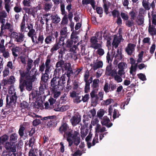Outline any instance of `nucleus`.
<instances>
[{
	"mask_svg": "<svg viewBox=\"0 0 156 156\" xmlns=\"http://www.w3.org/2000/svg\"><path fill=\"white\" fill-rule=\"evenodd\" d=\"M8 136L6 134L1 136L0 137V144L4 145L5 143L7 142V141L8 140Z\"/></svg>",
	"mask_w": 156,
	"mask_h": 156,
	"instance_id": "obj_19",
	"label": "nucleus"
},
{
	"mask_svg": "<svg viewBox=\"0 0 156 156\" xmlns=\"http://www.w3.org/2000/svg\"><path fill=\"white\" fill-rule=\"evenodd\" d=\"M126 21L125 22L126 25L128 27H131L134 24V22L132 20H126Z\"/></svg>",
	"mask_w": 156,
	"mask_h": 156,
	"instance_id": "obj_49",
	"label": "nucleus"
},
{
	"mask_svg": "<svg viewBox=\"0 0 156 156\" xmlns=\"http://www.w3.org/2000/svg\"><path fill=\"white\" fill-rule=\"evenodd\" d=\"M48 101L50 103V106L52 108V109H54V110L56 111H58L56 108H54L55 107L54 105L56 101V100L52 97H50Z\"/></svg>",
	"mask_w": 156,
	"mask_h": 156,
	"instance_id": "obj_26",
	"label": "nucleus"
},
{
	"mask_svg": "<svg viewBox=\"0 0 156 156\" xmlns=\"http://www.w3.org/2000/svg\"><path fill=\"white\" fill-rule=\"evenodd\" d=\"M25 130V128L24 125H20L18 130V133L20 138H23L24 135V131Z\"/></svg>",
	"mask_w": 156,
	"mask_h": 156,
	"instance_id": "obj_24",
	"label": "nucleus"
},
{
	"mask_svg": "<svg viewBox=\"0 0 156 156\" xmlns=\"http://www.w3.org/2000/svg\"><path fill=\"white\" fill-rule=\"evenodd\" d=\"M71 64L70 63L66 62L61 69L62 72L63 73V71H66L71 69L72 68L71 67Z\"/></svg>",
	"mask_w": 156,
	"mask_h": 156,
	"instance_id": "obj_27",
	"label": "nucleus"
},
{
	"mask_svg": "<svg viewBox=\"0 0 156 156\" xmlns=\"http://www.w3.org/2000/svg\"><path fill=\"white\" fill-rule=\"evenodd\" d=\"M19 47H18L16 46L13 47L11 49L12 54L14 57H17L18 56V55L16 53L19 52Z\"/></svg>",
	"mask_w": 156,
	"mask_h": 156,
	"instance_id": "obj_30",
	"label": "nucleus"
},
{
	"mask_svg": "<svg viewBox=\"0 0 156 156\" xmlns=\"http://www.w3.org/2000/svg\"><path fill=\"white\" fill-rule=\"evenodd\" d=\"M50 16L51 18L52 23L57 24L59 23L61 20L60 17L57 14H55L54 15H51Z\"/></svg>",
	"mask_w": 156,
	"mask_h": 156,
	"instance_id": "obj_15",
	"label": "nucleus"
},
{
	"mask_svg": "<svg viewBox=\"0 0 156 156\" xmlns=\"http://www.w3.org/2000/svg\"><path fill=\"white\" fill-rule=\"evenodd\" d=\"M81 121V116L79 113L75 114L70 119L72 125L75 126L78 124Z\"/></svg>",
	"mask_w": 156,
	"mask_h": 156,
	"instance_id": "obj_8",
	"label": "nucleus"
},
{
	"mask_svg": "<svg viewBox=\"0 0 156 156\" xmlns=\"http://www.w3.org/2000/svg\"><path fill=\"white\" fill-rule=\"evenodd\" d=\"M120 42V39L115 35H114V39L112 43L113 46H114L115 48H117Z\"/></svg>",
	"mask_w": 156,
	"mask_h": 156,
	"instance_id": "obj_18",
	"label": "nucleus"
},
{
	"mask_svg": "<svg viewBox=\"0 0 156 156\" xmlns=\"http://www.w3.org/2000/svg\"><path fill=\"white\" fill-rule=\"evenodd\" d=\"M7 16V13L5 11H2L0 12V23L2 24H5V20L4 19Z\"/></svg>",
	"mask_w": 156,
	"mask_h": 156,
	"instance_id": "obj_16",
	"label": "nucleus"
},
{
	"mask_svg": "<svg viewBox=\"0 0 156 156\" xmlns=\"http://www.w3.org/2000/svg\"><path fill=\"white\" fill-rule=\"evenodd\" d=\"M65 5L63 3H61L60 4V10L62 15L66 14L67 13L65 10Z\"/></svg>",
	"mask_w": 156,
	"mask_h": 156,
	"instance_id": "obj_43",
	"label": "nucleus"
},
{
	"mask_svg": "<svg viewBox=\"0 0 156 156\" xmlns=\"http://www.w3.org/2000/svg\"><path fill=\"white\" fill-rule=\"evenodd\" d=\"M151 16L152 17V23L154 26L156 25V14H154V12H151Z\"/></svg>",
	"mask_w": 156,
	"mask_h": 156,
	"instance_id": "obj_53",
	"label": "nucleus"
},
{
	"mask_svg": "<svg viewBox=\"0 0 156 156\" xmlns=\"http://www.w3.org/2000/svg\"><path fill=\"white\" fill-rule=\"evenodd\" d=\"M96 10L98 14H102L103 13V9L101 7H97L96 8Z\"/></svg>",
	"mask_w": 156,
	"mask_h": 156,
	"instance_id": "obj_64",
	"label": "nucleus"
},
{
	"mask_svg": "<svg viewBox=\"0 0 156 156\" xmlns=\"http://www.w3.org/2000/svg\"><path fill=\"white\" fill-rule=\"evenodd\" d=\"M18 138L17 134L16 133L11 134L10 136V141L12 144H15L17 142Z\"/></svg>",
	"mask_w": 156,
	"mask_h": 156,
	"instance_id": "obj_17",
	"label": "nucleus"
},
{
	"mask_svg": "<svg viewBox=\"0 0 156 156\" xmlns=\"http://www.w3.org/2000/svg\"><path fill=\"white\" fill-rule=\"evenodd\" d=\"M122 76H121L117 75V73L114 76V79L118 83L121 82L122 81Z\"/></svg>",
	"mask_w": 156,
	"mask_h": 156,
	"instance_id": "obj_52",
	"label": "nucleus"
},
{
	"mask_svg": "<svg viewBox=\"0 0 156 156\" xmlns=\"http://www.w3.org/2000/svg\"><path fill=\"white\" fill-rule=\"evenodd\" d=\"M142 5L144 8L146 10H149L150 9V3L146 0H142Z\"/></svg>",
	"mask_w": 156,
	"mask_h": 156,
	"instance_id": "obj_25",
	"label": "nucleus"
},
{
	"mask_svg": "<svg viewBox=\"0 0 156 156\" xmlns=\"http://www.w3.org/2000/svg\"><path fill=\"white\" fill-rule=\"evenodd\" d=\"M64 16L63 17L61 24L62 25H65L68 23V16L66 14L64 15Z\"/></svg>",
	"mask_w": 156,
	"mask_h": 156,
	"instance_id": "obj_37",
	"label": "nucleus"
},
{
	"mask_svg": "<svg viewBox=\"0 0 156 156\" xmlns=\"http://www.w3.org/2000/svg\"><path fill=\"white\" fill-rule=\"evenodd\" d=\"M10 142H7L3 145L6 150H9L12 152H15L16 151V147L12 144Z\"/></svg>",
	"mask_w": 156,
	"mask_h": 156,
	"instance_id": "obj_11",
	"label": "nucleus"
},
{
	"mask_svg": "<svg viewBox=\"0 0 156 156\" xmlns=\"http://www.w3.org/2000/svg\"><path fill=\"white\" fill-rule=\"evenodd\" d=\"M7 79L8 81L9 84V85L12 84L14 83L15 82V78L13 76H10L9 79Z\"/></svg>",
	"mask_w": 156,
	"mask_h": 156,
	"instance_id": "obj_55",
	"label": "nucleus"
},
{
	"mask_svg": "<svg viewBox=\"0 0 156 156\" xmlns=\"http://www.w3.org/2000/svg\"><path fill=\"white\" fill-rule=\"evenodd\" d=\"M21 105L22 108L23 109L27 108L29 105L28 103L25 101H23Z\"/></svg>",
	"mask_w": 156,
	"mask_h": 156,
	"instance_id": "obj_61",
	"label": "nucleus"
},
{
	"mask_svg": "<svg viewBox=\"0 0 156 156\" xmlns=\"http://www.w3.org/2000/svg\"><path fill=\"white\" fill-rule=\"evenodd\" d=\"M67 28L66 27L63 28L60 32V37L66 38L67 36Z\"/></svg>",
	"mask_w": 156,
	"mask_h": 156,
	"instance_id": "obj_28",
	"label": "nucleus"
},
{
	"mask_svg": "<svg viewBox=\"0 0 156 156\" xmlns=\"http://www.w3.org/2000/svg\"><path fill=\"white\" fill-rule=\"evenodd\" d=\"M98 134L96 133L95 134L93 140L92 146H94L96 143H98Z\"/></svg>",
	"mask_w": 156,
	"mask_h": 156,
	"instance_id": "obj_47",
	"label": "nucleus"
},
{
	"mask_svg": "<svg viewBox=\"0 0 156 156\" xmlns=\"http://www.w3.org/2000/svg\"><path fill=\"white\" fill-rule=\"evenodd\" d=\"M60 46L57 43V41H56V44L54 45L53 47L51 49V51L53 53L54 51H57L59 48L60 47Z\"/></svg>",
	"mask_w": 156,
	"mask_h": 156,
	"instance_id": "obj_41",
	"label": "nucleus"
},
{
	"mask_svg": "<svg viewBox=\"0 0 156 156\" xmlns=\"http://www.w3.org/2000/svg\"><path fill=\"white\" fill-rule=\"evenodd\" d=\"M117 73V72L116 70L115 69H112L110 72L106 74L107 76H111L112 77H114V76Z\"/></svg>",
	"mask_w": 156,
	"mask_h": 156,
	"instance_id": "obj_34",
	"label": "nucleus"
},
{
	"mask_svg": "<svg viewBox=\"0 0 156 156\" xmlns=\"http://www.w3.org/2000/svg\"><path fill=\"white\" fill-rule=\"evenodd\" d=\"M112 13L114 18H116L120 16V12L119 11L115 9L112 11Z\"/></svg>",
	"mask_w": 156,
	"mask_h": 156,
	"instance_id": "obj_45",
	"label": "nucleus"
},
{
	"mask_svg": "<svg viewBox=\"0 0 156 156\" xmlns=\"http://www.w3.org/2000/svg\"><path fill=\"white\" fill-rule=\"evenodd\" d=\"M31 68V66H27L26 70H19L20 78L19 88L21 92L23 91L25 88L28 91L32 90L33 82L37 79L36 76L40 74L35 67H33L30 71Z\"/></svg>",
	"mask_w": 156,
	"mask_h": 156,
	"instance_id": "obj_1",
	"label": "nucleus"
},
{
	"mask_svg": "<svg viewBox=\"0 0 156 156\" xmlns=\"http://www.w3.org/2000/svg\"><path fill=\"white\" fill-rule=\"evenodd\" d=\"M52 6L51 2H45L43 5V9L45 12H48L51 10Z\"/></svg>",
	"mask_w": 156,
	"mask_h": 156,
	"instance_id": "obj_20",
	"label": "nucleus"
},
{
	"mask_svg": "<svg viewBox=\"0 0 156 156\" xmlns=\"http://www.w3.org/2000/svg\"><path fill=\"white\" fill-rule=\"evenodd\" d=\"M136 45L131 43L128 44L125 49V51L127 55H130L133 53L135 50Z\"/></svg>",
	"mask_w": 156,
	"mask_h": 156,
	"instance_id": "obj_10",
	"label": "nucleus"
},
{
	"mask_svg": "<svg viewBox=\"0 0 156 156\" xmlns=\"http://www.w3.org/2000/svg\"><path fill=\"white\" fill-rule=\"evenodd\" d=\"M92 67L93 69L95 71L98 69L101 68L103 66V62L101 61H99L97 59L96 61H94Z\"/></svg>",
	"mask_w": 156,
	"mask_h": 156,
	"instance_id": "obj_13",
	"label": "nucleus"
},
{
	"mask_svg": "<svg viewBox=\"0 0 156 156\" xmlns=\"http://www.w3.org/2000/svg\"><path fill=\"white\" fill-rule=\"evenodd\" d=\"M35 139L34 137L33 136L30 138L28 145L29 147H32L34 143Z\"/></svg>",
	"mask_w": 156,
	"mask_h": 156,
	"instance_id": "obj_57",
	"label": "nucleus"
},
{
	"mask_svg": "<svg viewBox=\"0 0 156 156\" xmlns=\"http://www.w3.org/2000/svg\"><path fill=\"white\" fill-rule=\"evenodd\" d=\"M90 98V96L89 94H86L84 96H82V101L83 102H87Z\"/></svg>",
	"mask_w": 156,
	"mask_h": 156,
	"instance_id": "obj_58",
	"label": "nucleus"
},
{
	"mask_svg": "<svg viewBox=\"0 0 156 156\" xmlns=\"http://www.w3.org/2000/svg\"><path fill=\"white\" fill-rule=\"evenodd\" d=\"M66 38H64L62 37H60L59 38L58 41L57 43L59 44L60 46H63L65 44L64 40Z\"/></svg>",
	"mask_w": 156,
	"mask_h": 156,
	"instance_id": "obj_48",
	"label": "nucleus"
},
{
	"mask_svg": "<svg viewBox=\"0 0 156 156\" xmlns=\"http://www.w3.org/2000/svg\"><path fill=\"white\" fill-rule=\"evenodd\" d=\"M4 27L5 29L9 30V31L11 33L13 32H14L13 26L12 25H11L10 23H9L6 22L5 24H4Z\"/></svg>",
	"mask_w": 156,
	"mask_h": 156,
	"instance_id": "obj_23",
	"label": "nucleus"
},
{
	"mask_svg": "<svg viewBox=\"0 0 156 156\" xmlns=\"http://www.w3.org/2000/svg\"><path fill=\"white\" fill-rule=\"evenodd\" d=\"M44 40V35L43 34H40L38 37L37 44H42Z\"/></svg>",
	"mask_w": 156,
	"mask_h": 156,
	"instance_id": "obj_38",
	"label": "nucleus"
},
{
	"mask_svg": "<svg viewBox=\"0 0 156 156\" xmlns=\"http://www.w3.org/2000/svg\"><path fill=\"white\" fill-rule=\"evenodd\" d=\"M55 40V38L52 37L51 35L47 36L45 39L44 41L47 44H50Z\"/></svg>",
	"mask_w": 156,
	"mask_h": 156,
	"instance_id": "obj_21",
	"label": "nucleus"
},
{
	"mask_svg": "<svg viewBox=\"0 0 156 156\" xmlns=\"http://www.w3.org/2000/svg\"><path fill=\"white\" fill-rule=\"evenodd\" d=\"M65 63V61L61 59L59 61H58L56 63L55 65V67L56 68H58V67H61V69L63 67Z\"/></svg>",
	"mask_w": 156,
	"mask_h": 156,
	"instance_id": "obj_32",
	"label": "nucleus"
},
{
	"mask_svg": "<svg viewBox=\"0 0 156 156\" xmlns=\"http://www.w3.org/2000/svg\"><path fill=\"white\" fill-rule=\"evenodd\" d=\"M57 72L55 70L53 75V77L51 79L50 82V87L49 88L51 91H55L58 90V88L60 86L59 81L58 80V76H57Z\"/></svg>",
	"mask_w": 156,
	"mask_h": 156,
	"instance_id": "obj_3",
	"label": "nucleus"
},
{
	"mask_svg": "<svg viewBox=\"0 0 156 156\" xmlns=\"http://www.w3.org/2000/svg\"><path fill=\"white\" fill-rule=\"evenodd\" d=\"M36 34L35 30L34 29H32L29 30L27 33V36L31 38L34 35Z\"/></svg>",
	"mask_w": 156,
	"mask_h": 156,
	"instance_id": "obj_42",
	"label": "nucleus"
},
{
	"mask_svg": "<svg viewBox=\"0 0 156 156\" xmlns=\"http://www.w3.org/2000/svg\"><path fill=\"white\" fill-rule=\"evenodd\" d=\"M9 95L7 94L6 96V104L5 109H7L12 107L14 105L16 101L17 96L16 95V92L11 96L9 98L10 101H9Z\"/></svg>",
	"mask_w": 156,
	"mask_h": 156,
	"instance_id": "obj_4",
	"label": "nucleus"
},
{
	"mask_svg": "<svg viewBox=\"0 0 156 156\" xmlns=\"http://www.w3.org/2000/svg\"><path fill=\"white\" fill-rule=\"evenodd\" d=\"M96 37H91L90 42L91 44V47L95 49H97L101 47V45L97 43L98 42Z\"/></svg>",
	"mask_w": 156,
	"mask_h": 156,
	"instance_id": "obj_9",
	"label": "nucleus"
},
{
	"mask_svg": "<svg viewBox=\"0 0 156 156\" xmlns=\"http://www.w3.org/2000/svg\"><path fill=\"white\" fill-rule=\"evenodd\" d=\"M99 80L98 79H95L93 81V83L91 84V87L93 89H95L99 87L98 83Z\"/></svg>",
	"mask_w": 156,
	"mask_h": 156,
	"instance_id": "obj_33",
	"label": "nucleus"
},
{
	"mask_svg": "<svg viewBox=\"0 0 156 156\" xmlns=\"http://www.w3.org/2000/svg\"><path fill=\"white\" fill-rule=\"evenodd\" d=\"M115 58L119 60L122 59L123 58L122 53L121 51H120L119 49H118L117 51V54Z\"/></svg>",
	"mask_w": 156,
	"mask_h": 156,
	"instance_id": "obj_39",
	"label": "nucleus"
},
{
	"mask_svg": "<svg viewBox=\"0 0 156 156\" xmlns=\"http://www.w3.org/2000/svg\"><path fill=\"white\" fill-rule=\"evenodd\" d=\"M51 60L50 58H47L46 61L45 62V70L50 71V69L51 65L50 64Z\"/></svg>",
	"mask_w": 156,
	"mask_h": 156,
	"instance_id": "obj_31",
	"label": "nucleus"
},
{
	"mask_svg": "<svg viewBox=\"0 0 156 156\" xmlns=\"http://www.w3.org/2000/svg\"><path fill=\"white\" fill-rule=\"evenodd\" d=\"M69 94L70 97L73 98H75L78 95H79V93H77L75 90H73L72 92H70Z\"/></svg>",
	"mask_w": 156,
	"mask_h": 156,
	"instance_id": "obj_54",
	"label": "nucleus"
},
{
	"mask_svg": "<svg viewBox=\"0 0 156 156\" xmlns=\"http://www.w3.org/2000/svg\"><path fill=\"white\" fill-rule=\"evenodd\" d=\"M73 72L72 68L71 69H70L68 71H66L64 74H65V75H66L67 77L69 78L71 76V74H73Z\"/></svg>",
	"mask_w": 156,
	"mask_h": 156,
	"instance_id": "obj_60",
	"label": "nucleus"
},
{
	"mask_svg": "<svg viewBox=\"0 0 156 156\" xmlns=\"http://www.w3.org/2000/svg\"><path fill=\"white\" fill-rule=\"evenodd\" d=\"M127 65L123 62H121L119 63L118 65V67L119 69L124 70L125 67L127 68Z\"/></svg>",
	"mask_w": 156,
	"mask_h": 156,
	"instance_id": "obj_35",
	"label": "nucleus"
},
{
	"mask_svg": "<svg viewBox=\"0 0 156 156\" xmlns=\"http://www.w3.org/2000/svg\"><path fill=\"white\" fill-rule=\"evenodd\" d=\"M32 42L34 43V45L37 44L38 38L37 36V35L36 34L33 37L31 38Z\"/></svg>",
	"mask_w": 156,
	"mask_h": 156,
	"instance_id": "obj_51",
	"label": "nucleus"
},
{
	"mask_svg": "<svg viewBox=\"0 0 156 156\" xmlns=\"http://www.w3.org/2000/svg\"><path fill=\"white\" fill-rule=\"evenodd\" d=\"M14 10L15 12L19 13L22 10V9L20 6H19L18 5H16L14 8Z\"/></svg>",
	"mask_w": 156,
	"mask_h": 156,
	"instance_id": "obj_62",
	"label": "nucleus"
},
{
	"mask_svg": "<svg viewBox=\"0 0 156 156\" xmlns=\"http://www.w3.org/2000/svg\"><path fill=\"white\" fill-rule=\"evenodd\" d=\"M78 36L76 34L73 32L71 35L70 38L67 41L66 43V47L69 48L73 46V42L76 44L78 41Z\"/></svg>",
	"mask_w": 156,
	"mask_h": 156,
	"instance_id": "obj_6",
	"label": "nucleus"
},
{
	"mask_svg": "<svg viewBox=\"0 0 156 156\" xmlns=\"http://www.w3.org/2000/svg\"><path fill=\"white\" fill-rule=\"evenodd\" d=\"M110 121V120L109 118L107 116H105L103 118L101 122V123L102 125L105 126L109 128L111 127L112 125V123H110L108 124Z\"/></svg>",
	"mask_w": 156,
	"mask_h": 156,
	"instance_id": "obj_14",
	"label": "nucleus"
},
{
	"mask_svg": "<svg viewBox=\"0 0 156 156\" xmlns=\"http://www.w3.org/2000/svg\"><path fill=\"white\" fill-rule=\"evenodd\" d=\"M154 25H151V23L149 22V27L148 29V32L151 34H156V28L154 27L153 26Z\"/></svg>",
	"mask_w": 156,
	"mask_h": 156,
	"instance_id": "obj_22",
	"label": "nucleus"
},
{
	"mask_svg": "<svg viewBox=\"0 0 156 156\" xmlns=\"http://www.w3.org/2000/svg\"><path fill=\"white\" fill-rule=\"evenodd\" d=\"M66 76L65 75V74H63L62 75V76L60 77V78H59L58 77V80L59 81V83L60 84V86H62L64 84L66 83Z\"/></svg>",
	"mask_w": 156,
	"mask_h": 156,
	"instance_id": "obj_29",
	"label": "nucleus"
},
{
	"mask_svg": "<svg viewBox=\"0 0 156 156\" xmlns=\"http://www.w3.org/2000/svg\"><path fill=\"white\" fill-rule=\"evenodd\" d=\"M56 116L55 115L45 117L41 119V120H47V126L48 127H55L57 124L55 119Z\"/></svg>",
	"mask_w": 156,
	"mask_h": 156,
	"instance_id": "obj_5",
	"label": "nucleus"
},
{
	"mask_svg": "<svg viewBox=\"0 0 156 156\" xmlns=\"http://www.w3.org/2000/svg\"><path fill=\"white\" fill-rule=\"evenodd\" d=\"M137 76L138 78L142 81H145L147 80L145 75L143 73H139L137 74Z\"/></svg>",
	"mask_w": 156,
	"mask_h": 156,
	"instance_id": "obj_50",
	"label": "nucleus"
},
{
	"mask_svg": "<svg viewBox=\"0 0 156 156\" xmlns=\"http://www.w3.org/2000/svg\"><path fill=\"white\" fill-rule=\"evenodd\" d=\"M110 89V87L108 86V84L107 82H105V86L104 87V90L105 93L108 92L109 89Z\"/></svg>",
	"mask_w": 156,
	"mask_h": 156,
	"instance_id": "obj_63",
	"label": "nucleus"
},
{
	"mask_svg": "<svg viewBox=\"0 0 156 156\" xmlns=\"http://www.w3.org/2000/svg\"><path fill=\"white\" fill-rule=\"evenodd\" d=\"M41 121L40 119H36L34 120L32 122L33 125L34 126L36 127L40 124H41Z\"/></svg>",
	"mask_w": 156,
	"mask_h": 156,
	"instance_id": "obj_44",
	"label": "nucleus"
},
{
	"mask_svg": "<svg viewBox=\"0 0 156 156\" xmlns=\"http://www.w3.org/2000/svg\"><path fill=\"white\" fill-rule=\"evenodd\" d=\"M105 113V112L103 109H101L99 110L97 114V115L99 119H101L102 116Z\"/></svg>",
	"mask_w": 156,
	"mask_h": 156,
	"instance_id": "obj_40",
	"label": "nucleus"
},
{
	"mask_svg": "<svg viewBox=\"0 0 156 156\" xmlns=\"http://www.w3.org/2000/svg\"><path fill=\"white\" fill-rule=\"evenodd\" d=\"M50 71L45 70L44 73H42L41 77V81L44 83H46L49 79V74H50Z\"/></svg>",
	"mask_w": 156,
	"mask_h": 156,
	"instance_id": "obj_12",
	"label": "nucleus"
},
{
	"mask_svg": "<svg viewBox=\"0 0 156 156\" xmlns=\"http://www.w3.org/2000/svg\"><path fill=\"white\" fill-rule=\"evenodd\" d=\"M11 38L14 39V41L21 43L24 41V35L22 33L13 32L10 34Z\"/></svg>",
	"mask_w": 156,
	"mask_h": 156,
	"instance_id": "obj_7",
	"label": "nucleus"
},
{
	"mask_svg": "<svg viewBox=\"0 0 156 156\" xmlns=\"http://www.w3.org/2000/svg\"><path fill=\"white\" fill-rule=\"evenodd\" d=\"M102 34L103 32L102 31L97 32L95 33V36L97 37L98 40H101L102 39Z\"/></svg>",
	"mask_w": 156,
	"mask_h": 156,
	"instance_id": "obj_56",
	"label": "nucleus"
},
{
	"mask_svg": "<svg viewBox=\"0 0 156 156\" xmlns=\"http://www.w3.org/2000/svg\"><path fill=\"white\" fill-rule=\"evenodd\" d=\"M59 133L66 138L69 146L71 147L73 144L77 146L80 142V138L78 130L73 131L69 128L68 124L65 122H62L58 129Z\"/></svg>",
	"mask_w": 156,
	"mask_h": 156,
	"instance_id": "obj_2",
	"label": "nucleus"
},
{
	"mask_svg": "<svg viewBox=\"0 0 156 156\" xmlns=\"http://www.w3.org/2000/svg\"><path fill=\"white\" fill-rule=\"evenodd\" d=\"M4 24H2L1 26V29L0 32V37H2V36L4 35V33L5 31V29L4 27Z\"/></svg>",
	"mask_w": 156,
	"mask_h": 156,
	"instance_id": "obj_59",
	"label": "nucleus"
},
{
	"mask_svg": "<svg viewBox=\"0 0 156 156\" xmlns=\"http://www.w3.org/2000/svg\"><path fill=\"white\" fill-rule=\"evenodd\" d=\"M120 16L124 21L128 20L129 18L127 13H126L123 12H121Z\"/></svg>",
	"mask_w": 156,
	"mask_h": 156,
	"instance_id": "obj_36",
	"label": "nucleus"
},
{
	"mask_svg": "<svg viewBox=\"0 0 156 156\" xmlns=\"http://www.w3.org/2000/svg\"><path fill=\"white\" fill-rule=\"evenodd\" d=\"M103 7L104 9V12L106 15H108L109 13V6H108L106 2L104 3Z\"/></svg>",
	"mask_w": 156,
	"mask_h": 156,
	"instance_id": "obj_46",
	"label": "nucleus"
}]
</instances>
